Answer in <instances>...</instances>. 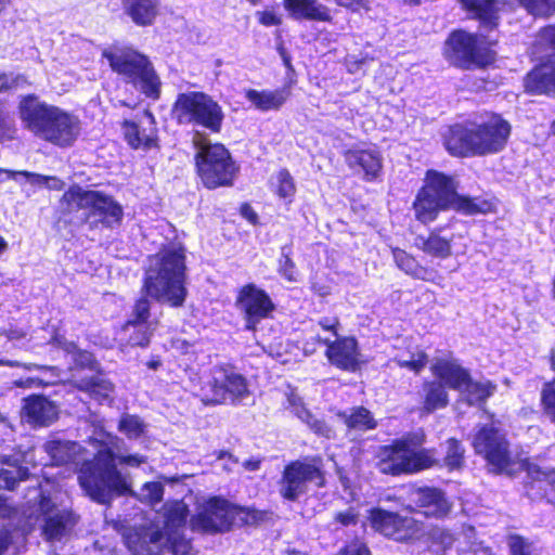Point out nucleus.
I'll return each mask as SVG.
<instances>
[{"label":"nucleus","mask_w":555,"mask_h":555,"mask_svg":"<svg viewBox=\"0 0 555 555\" xmlns=\"http://www.w3.org/2000/svg\"><path fill=\"white\" fill-rule=\"evenodd\" d=\"M120 440L96 426L90 437V443L96 453H91L79 443L73 441L51 440L44 443L52 465L73 464L79 467L78 481L83 491L93 500L106 503L111 493L126 494L130 492V482L114 465L112 448H118Z\"/></svg>","instance_id":"nucleus-1"},{"label":"nucleus","mask_w":555,"mask_h":555,"mask_svg":"<svg viewBox=\"0 0 555 555\" xmlns=\"http://www.w3.org/2000/svg\"><path fill=\"white\" fill-rule=\"evenodd\" d=\"M188 506L182 501L166 502L159 517L163 527L130 528L124 533L132 555H159L163 551L186 555L191 548L185 535Z\"/></svg>","instance_id":"nucleus-2"},{"label":"nucleus","mask_w":555,"mask_h":555,"mask_svg":"<svg viewBox=\"0 0 555 555\" xmlns=\"http://www.w3.org/2000/svg\"><path fill=\"white\" fill-rule=\"evenodd\" d=\"M509 133L506 120L487 113L450 127L444 133V145L456 156L493 154L503 150Z\"/></svg>","instance_id":"nucleus-3"},{"label":"nucleus","mask_w":555,"mask_h":555,"mask_svg":"<svg viewBox=\"0 0 555 555\" xmlns=\"http://www.w3.org/2000/svg\"><path fill=\"white\" fill-rule=\"evenodd\" d=\"M456 189L457 184L453 178L436 170H428L424 185L413 203L416 219L422 223L433 222L441 210L449 208L467 215L485 214L489 210V203L461 196Z\"/></svg>","instance_id":"nucleus-4"},{"label":"nucleus","mask_w":555,"mask_h":555,"mask_svg":"<svg viewBox=\"0 0 555 555\" xmlns=\"http://www.w3.org/2000/svg\"><path fill=\"white\" fill-rule=\"evenodd\" d=\"M56 498L51 496L48 489L41 485L34 488L27 494V504L29 512L24 511L27 520L21 528H11V525L4 527L1 531H8L9 538L14 537V543L10 545L13 554L16 553L20 545L25 541L26 534L33 528V518L36 520L42 517L41 531L47 541H62L68 537L78 521V517L67 507H59L55 503Z\"/></svg>","instance_id":"nucleus-5"},{"label":"nucleus","mask_w":555,"mask_h":555,"mask_svg":"<svg viewBox=\"0 0 555 555\" xmlns=\"http://www.w3.org/2000/svg\"><path fill=\"white\" fill-rule=\"evenodd\" d=\"M20 117L24 127L37 138L59 147L72 146L80 134L77 116L28 95L21 100Z\"/></svg>","instance_id":"nucleus-6"},{"label":"nucleus","mask_w":555,"mask_h":555,"mask_svg":"<svg viewBox=\"0 0 555 555\" xmlns=\"http://www.w3.org/2000/svg\"><path fill=\"white\" fill-rule=\"evenodd\" d=\"M185 256L181 247L164 248L149 259L143 288L146 294L170 307H181L186 298Z\"/></svg>","instance_id":"nucleus-7"},{"label":"nucleus","mask_w":555,"mask_h":555,"mask_svg":"<svg viewBox=\"0 0 555 555\" xmlns=\"http://www.w3.org/2000/svg\"><path fill=\"white\" fill-rule=\"evenodd\" d=\"M424 441V435L415 433L380 447L376 463L379 472L400 476L415 474L434 466L437 462L435 451L423 448Z\"/></svg>","instance_id":"nucleus-8"},{"label":"nucleus","mask_w":555,"mask_h":555,"mask_svg":"<svg viewBox=\"0 0 555 555\" xmlns=\"http://www.w3.org/2000/svg\"><path fill=\"white\" fill-rule=\"evenodd\" d=\"M266 517L263 512L233 505L228 500L212 496L197 504L196 513L190 520L193 531L220 533L233 525H255Z\"/></svg>","instance_id":"nucleus-9"},{"label":"nucleus","mask_w":555,"mask_h":555,"mask_svg":"<svg viewBox=\"0 0 555 555\" xmlns=\"http://www.w3.org/2000/svg\"><path fill=\"white\" fill-rule=\"evenodd\" d=\"M112 69L152 99H158L160 81L149 60L130 48L113 47L103 52Z\"/></svg>","instance_id":"nucleus-10"},{"label":"nucleus","mask_w":555,"mask_h":555,"mask_svg":"<svg viewBox=\"0 0 555 555\" xmlns=\"http://www.w3.org/2000/svg\"><path fill=\"white\" fill-rule=\"evenodd\" d=\"M193 142L197 151V172L204 185L208 189L231 185L237 167L229 151L222 144L207 142L199 133L194 135Z\"/></svg>","instance_id":"nucleus-11"},{"label":"nucleus","mask_w":555,"mask_h":555,"mask_svg":"<svg viewBox=\"0 0 555 555\" xmlns=\"http://www.w3.org/2000/svg\"><path fill=\"white\" fill-rule=\"evenodd\" d=\"M173 117L180 125L201 126L214 133L221 130L224 119L222 107L204 92L189 91L178 94Z\"/></svg>","instance_id":"nucleus-12"},{"label":"nucleus","mask_w":555,"mask_h":555,"mask_svg":"<svg viewBox=\"0 0 555 555\" xmlns=\"http://www.w3.org/2000/svg\"><path fill=\"white\" fill-rule=\"evenodd\" d=\"M68 211L89 209L90 216L99 217L108 228L119 224L122 219V208L111 196L92 190H83L78 185L69 188L62 197Z\"/></svg>","instance_id":"nucleus-13"},{"label":"nucleus","mask_w":555,"mask_h":555,"mask_svg":"<svg viewBox=\"0 0 555 555\" xmlns=\"http://www.w3.org/2000/svg\"><path fill=\"white\" fill-rule=\"evenodd\" d=\"M207 403H227L243 399L248 395L246 378L234 367L222 364L210 370L201 389Z\"/></svg>","instance_id":"nucleus-14"},{"label":"nucleus","mask_w":555,"mask_h":555,"mask_svg":"<svg viewBox=\"0 0 555 555\" xmlns=\"http://www.w3.org/2000/svg\"><path fill=\"white\" fill-rule=\"evenodd\" d=\"M369 521L375 531L398 542L418 540L425 534L424 525L421 521L382 508H372Z\"/></svg>","instance_id":"nucleus-15"},{"label":"nucleus","mask_w":555,"mask_h":555,"mask_svg":"<svg viewBox=\"0 0 555 555\" xmlns=\"http://www.w3.org/2000/svg\"><path fill=\"white\" fill-rule=\"evenodd\" d=\"M236 307L244 314L245 327L255 331L257 325L272 315L275 305L269 294L254 283L241 287Z\"/></svg>","instance_id":"nucleus-16"},{"label":"nucleus","mask_w":555,"mask_h":555,"mask_svg":"<svg viewBox=\"0 0 555 555\" xmlns=\"http://www.w3.org/2000/svg\"><path fill=\"white\" fill-rule=\"evenodd\" d=\"M443 56L453 66L469 69L482 63L477 35L463 29L452 31L443 44Z\"/></svg>","instance_id":"nucleus-17"},{"label":"nucleus","mask_w":555,"mask_h":555,"mask_svg":"<svg viewBox=\"0 0 555 555\" xmlns=\"http://www.w3.org/2000/svg\"><path fill=\"white\" fill-rule=\"evenodd\" d=\"M473 446L478 454L485 456L493 472L512 473L507 441L499 430L492 426L482 427L475 436Z\"/></svg>","instance_id":"nucleus-18"},{"label":"nucleus","mask_w":555,"mask_h":555,"mask_svg":"<svg viewBox=\"0 0 555 555\" xmlns=\"http://www.w3.org/2000/svg\"><path fill=\"white\" fill-rule=\"evenodd\" d=\"M47 332L48 331L46 328H41L35 332L34 335H30V338L27 341H23L28 336V331L15 326L10 327L5 333V336L10 341L15 343L20 348H24L26 350L34 351L37 347L43 346L46 344H52L57 348L63 349L67 354H70L77 365L83 366L92 362L91 353L79 350L73 341H67L60 335H51L49 339H47L46 336L41 337L40 334Z\"/></svg>","instance_id":"nucleus-19"},{"label":"nucleus","mask_w":555,"mask_h":555,"mask_svg":"<svg viewBox=\"0 0 555 555\" xmlns=\"http://www.w3.org/2000/svg\"><path fill=\"white\" fill-rule=\"evenodd\" d=\"M461 233L451 232L446 227L435 228L427 236L418 235L415 246L434 258L447 259L453 255L466 253L467 245L463 242Z\"/></svg>","instance_id":"nucleus-20"},{"label":"nucleus","mask_w":555,"mask_h":555,"mask_svg":"<svg viewBox=\"0 0 555 555\" xmlns=\"http://www.w3.org/2000/svg\"><path fill=\"white\" fill-rule=\"evenodd\" d=\"M315 481L323 485V476L318 465L302 462H294L285 467L280 483L281 495L289 501L297 500L305 491L307 482Z\"/></svg>","instance_id":"nucleus-21"},{"label":"nucleus","mask_w":555,"mask_h":555,"mask_svg":"<svg viewBox=\"0 0 555 555\" xmlns=\"http://www.w3.org/2000/svg\"><path fill=\"white\" fill-rule=\"evenodd\" d=\"M346 164L365 181L377 180L383 171V156L375 145H357L344 153Z\"/></svg>","instance_id":"nucleus-22"},{"label":"nucleus","mask_w":555,"mask_h":555,"mask_svg":"<svg viewBox=\"0 0 555 555\" xmlns=\"http://www.w3.org/2000/svg\"><path fill=\"white\" fill-rule=\"evenodd\" d=\"M315 339L327 346L325 354L331 364L344 371L354 372L358 370L361 354L353 337H337L332 341L328 336L318 335Z\"/></svg>","instance_id":"nucleus-23"},{"label":"nucleus","mask_w":555,"mask_h":555,"mask_svg":"<svg viewBox=\"0 0 555 555\" xmlns=\"http://www.w3.org/2000/svg\"><path fill=\"white\" fill-rule=\"evenodd\" d=\"M526 472L525 489L528 496L533 500L546 499L547 502L555 504V469L527 463Z\"/></svg>","instance_id":"nucleus-24"},{"label":"nucleus","mask_w":555,"mask_h":555,"mask_svg":"<svg viewBox=\"0 0 555 555\" xmlns=\"http://www.w3.org/2000/svg\"><path fill=\"white\" fill-rule=\"evenodd\" d=\"M462 9L474 18L480 21L486 27L498 25L500 14L512 10L513 3L508 0H456Z\"/></svg>","instance_id":"nucleus-25"},{"label":"nucleus","mask_w":555,"mask_h":555,"mask_svg":"<svg viewBox=\"0 0 555 555\" xmlns=\"http://www.w3.org/2000/svg\"><path fill=\"white\" fill-rule=\"evenodd\" d=\"M411 500L427 517L442 518L450 513L452 506L444 492L438 488H418L411 493Z\"/></svg>","instance_id":"nucleus-26"},{"label":"nucleus","mask_w":555,"mask_h":555,"mask_svg":"<svg viewBox=\"0 0 555 555\" xmlns=\"http://www.w3.org/2000/svg\"><path fill=\"white\" fill-rule=\"evenodd\" d=\"M124 135L133 149H150L154 145L156 129L153 116L145 112L139 122L125 121Z\"/></svg>","instance_id":"nucleus-27"},{"label":"nucleus","mask_w":555,"mask_h":555,"mask_svg":"<svg viewBox=\"0 0 555 555\" xmlns=\"http://www.w3.org/2000/svg\"><path fill=\"white\" fill-rule=\"evenodd\" d=\"M288 16L296 21L330 22L331 10L319 0H283Z\"/></svg>","instance_id":"nucleus-28"},{"label":"nucleus","mask_w":555,"mask_h":555,"mask_svg":"<svg viewBox=\"0 0 555 555\" xmlns=\"http://www.w3.org/2000/svg\"><path fill=\"white\" fill-rule=\"evenodd\" d=\"M245 99L260 112L279 111L288 100L291 91L287 88L279 89H246Z\"/></svg>","instance_id":"nucleus-29"},{"label":"nucleus","mask_w":555,"mask_h":555,"mask_svg":"<svg viewBox=\"0 0 555 555\" xmlns=\"http://www.w3.org/2000/svg\"><path fill=\"white\" fill-rule=\"evenodd\" d=\"M24 415L29 423L48 426L52 424L59 415V409L54 402L42 396H30L24 400Z\"/></svg>","instance_id":"nucleus-30"},{"label":"nucleus","mask_w":555,"mask_h":555,"mask_svg":"<svg viewBox=\"0 0 555 555\" xmlns=\"http://www.w3.org/2000/svg\"><path fill=\"white\" fill-rule=\"evenodd\" d=\"M525 89L533 94L555 93V56L526 76Z\"/></svg>","instance_id":"nucleus-31"},{"label":"nucleus","mask_w":555,"mask_h":555,"mask_svg":"<svg viewBox=\"0 0 555 555\" xmlns=\"http://www.w3.org/2000/svg\"><path fill=\"white\" fill-rule=\"evenodd\" d=\"M155 330L154 324L126 322L117 334V339L122 347L145 348Z\"/></svg>","instance_id":"nucleus-32"},{"label":"nucleus","mask_w":555,"mask_h":555,"mask_svg":"<svg viewBox=\"0 0 555 555\" xmlns=\"http://www.w3.org/2000/svg\"><path fill=\"white\" fill-rule=\"evenodd\" d=\"M434 374L450 388L461 390L468 380V373L453 360H437L433 365Z\"/></svg>","instance_id":"nucleus-33"},{"label":"nucleus","mask_w":555,"mask_h":555,"mask_svg":"<svg viewBox=\"0 0 555 555\" xmlns=\"http://www.w3.org/2000/svg\"><path fill=\"white\" fill-rule=\"evenodd\" d=\"M158 0H122L125 12L140 26L153 23L158 13Z\"/></svg>","instance_id":"nucleus-34"},{"label":"nucleus","mask_w":555,"mask_h":555,"mask_svg":"<svg viewBox=\"0 0 555 555\" xmlns=\"http://www.w3.org/2000/svg\"><path fill=\"white\" fill-rule=\"evenodd\" d=\"M288 408L304 423H306L317 435L331 437L332 429L324 422L315 418L304 405L301 398L294 392L287 397Z\"/></svg>","instance_id":"nucleus-35"},{"label":"nucleus","mask_w":555,"mask_h":555,"mask_svg":"<svg viewBox=\"0 0 555 555\" xmlns=\"http://www.w3.org/2000/svg\"><path fill=\"white\" fill-rule=\"evenodd\" d=\"M338 416L349 429L370 430L376 427V421L371 412L363 406L350 409L338 414Z\"/></svg>","instance_id":"nucleus-36"},{"label":"nucleus","mask_w":555,"mask_h":555,"mask_svg":"<svg viewBox=\"0 0 555 555\" xmlns=\"http://www.w3.org/2000/svg\"><path fill=\"white\" fill-rule=\"evenodd\" d=\"M393 260L399 269L404 271L406 274L421 280H429V271L420 266L414 257L405 253L403 249H392Z\"/></svg>","instance_id":"nucleus-37"},{"label":"nucleus","mask_w":555,"mask_h":555,"mask_svg":"<svg viewBox=\"0 0 555 555\" xmlns=\"http://www.w3.org/2000/svg\"><path fill=\"white\" fill-rule=\"evenodd\" d=\"M494 389L495 387L489 382H472L468 377L460 392L463 400L467 401L468 404H477L489 398Z\"/></svg>","instance_id":"nucleus-38"},{"label":"nucleus","mask_w":555,"mask_h":555,"mask_svg":"<svg viewBox=\"0 0 555 555\" xmlns=\"http://www.w3.org/2000/svg\"><path fill=\"white\" fill-rule=\"evenodd\" d=\"M78 387L87 391L92 398H94L100 403L112 402L114 386L106 379L96 377L91 378L89 380H81Z\"/></svg>","instance_id":"nucleus-39"},{"label":"nucleus","mask_w":555,"mask_h":555,"mask_svg":"<svg viewBox=\"0 0 555 555\" xmlns=\"http://www.w3.org/2000/svg\"><path fill=\"white\" fill-rule=\"evenodd\" d=\"M272 190L280 198L292 203L296 193L293 177L286 169L280 170L271 180Z\"/></svg>","instance_id":"nucleus-40"},{"label":"nucleus","mask_w":555,"mask_h":555,"mask_svg":"<svg viewBox=\"0 0 555 555\" xmlns=\"http://www.w3.org/2000/svg\"><path fill=\"white\" fill-rule=\"evenodd\" d=\"M448 404V393L444 387L439 383H429L426 385L425 409L434 411L444 408Z\"/></svg>","instance_id":"nucleus-41"},{"label":"nucleus","mask_w":555,"mask_h":555,"mask_svg":"<svg viewBox=\"0 0 555 555\" xmlns=\"http://www.w3.org/2000/svg\"><path fill=\"white\" fill-rule=\"evenodd\" d=\"M118 430L129 439H137L143 435L145 424L137 415L125 414L119 420Z\"/></svg>","instance_id":"nucleus-42"},{"label":"nucleus","mask_w":555,"mask_h":555,"mask_svg":"<svg viewBox=\"0 0 555 555\" xmlns=\"http://www.w3.org/2000/svg\"><path fill=\"white\" fill-rule=\"evenodd\" d=\"M291 255H292L291 247L283 246L281 248V256L279 258L278 272L286 281L297 282L299 274H298L295 262L293 261Z\"/></svg>","instance_id":"nucleus-43"},{"label":"nucleus","mask_w":555,"mask_h":555,"mask_svg":"<svg viewBox=\"0 0 555 555\" xmlns=\"http://www.w3.org/2000/svg\"><path fill=\"white\" fill-rule=\"evenodd\" d=\"M393 362H396L400 367H405L417 373L426 365L427 356L423 351L416 350L397 356L393 359Z\"/></svg>","instance_id":"nucleus-44"},{"label":"nucleus","mask_w":555,"mask_h":555,"mask_svg":"<svg viewBox=\"0 0 555 555\" xmlns=\"http://www.w3.org/2000/svg\"><path fill=\"white\" fill-rule=\"evenodd\" d=\"M27 468L22 466H11L0 470V488L12 490L17 481L26 479Z\"/></svg>","instance_id":"nucleus-45"},{"label":"nucleus","mask_w":555,"mask_h":555,"mask_svg":"<svg viewBox=\"0 0 555 555\" xmlns=\"http://www.w3.org/2000/svg\"><path fill=\"white\" fill-rule=\"evenodd\" d=\"M138 496L140 501L154 507L163 500L164 486L160 482H146L142 486Z\"/></svg>","instance_id":"nucleus-46"},{"label":"nucleus","mask_w":555,"mask_h":555,"mask_svg":"<svg viewBox=\"0 0 555 555\" xmlns=\"http://www.w3.org/2000/svg\"><path fill=\"white\" fill-rule=\"evenodd\" d=\"M521 5L533 16H548L555 13V0H520Z\"/></svg>","instance_id":"nucleus-47"},{"label":"nucleus","mask_w":555,"mask_h":555,"mask_svg":"<svg viewBox=\"0 0 555 555\" xmlns=\"http://www.w3.org/2000/svg\"><path fill=\"white\" fill-rule=\"evenodd\" d=\"M464 449L461 447L457 440L449 439L447 441V453L444 456V465L449 469L460 468L463 464Z\"/></svg>","instance_id":"nucleus-48"},{"label":"nucleus","mask_w":555,"mask_h":555,"mask_svg":"<svg viewBox=\"0 0 555 555\" xmlns=\"http://www.w3.org/2000/svg\"><path fill=\"white\" fill-rule=\"evenodd\" d=\"M507 544L512 555H539L535 545L520 535L511 534Z\"/></svg>","instance_id":"nucleus-49"},{"label":"nucleus","mask_w":555,"mask_h":555,"mask_svg":"<svg viewBox=\"0 0 555 555\" xmlns=\"http://www.w3.org/2000/svg\"><path fill=\"white\" fill-rule=\"evenodd\" d=\"M428 539L431 545L436 547V551H444L450 548L454 543L453 534L443 528L434 527L428 532Z\"/></svg>","instance_id":"nucleus-50"},{"label":"nucleus","mask_w":555,"mask_h":555,"mask_svg":"<svg viewBox=\"0 0 555 555\" xmlns=\"http://www.w3.org/2000/svg\"><path fill=\"white\" fill-rule=\"evenodd\" d=\"M150 300L146 298H140L137 300L133 311L131 314V318L127 322H138V323H145V324H153L149 321L150 319Z\"/></svg>","instance_id":"nucleus-51"},{"label":"nucleus","mask_w":555,"mask_h":555,"mask_svg":"<svg viewBox=\"0 0 555 555\" xmlns=\"http://www.w3.org/2000/svg\"><path fill=\"white\" fill-rule=\"evenodd\" d=\"M541 401L545 415L555 423V385H546L542 390Z\"/></svg>","instance_id":"nucleus-52"},{"label":"nucleus","mask_w":555,"mask_h":555,"mask_svg":"<svg viewBox=\"0 0 555 555\" xmlns=\"http://www.w3.org/2000/svg\"><path fill=\"white\" fill-rule=\"evenodd\" d=\"M118 439L120 440V442L118 443V448H115V447L112 448V454H113L114 461L118 460L119 464L131 466V467H138L142 463L145 462L146 459L140 454L125 455L121 453H115V452H119L121 444H124V441L119 437H118ZM113 463H115V462H113ZM114 465L116 466V464H114Z\"/></svg>","instance_id":"nucleus-53"},{"label":"nucleus","mask_w":555,"mask_h":555,"mask_svg":"<svg viewBox=\"0 0 555 555\" xmlns=\"http://www.w3.org/2000/svg\"><path fill=\"white\" fill-rule=\"evenodd\" d=\"M334 519L340 525L348 527L357 524L359 519V513L356 511L354 507H349L346 511L336 513Z\"/></svg>","instance_id":"nucleus-54"},{"label":"nucleus","mask_w":555,"mask_h":555,"mask_svg":"<svg viewBox=\"0 0 555 555\" xmlns=\"http://www.w3.org/2000/svg\"><path fill=\"white\" fill-rule=\"evenodd\" d=\"M0 365L10 366V367L22 366V367H24L25 370H28V371H31V370L50 371L53 374H54V372H56V367L55 366H42V365H37V364H25V363H21L18 361H13V360H9V359H0Z\"/></svg>","instance_id":"nucleus-55"},{"label":"nucleus","mask_w":555,"mask_h":555,"mask_svg":"<svg viewBox=\"0 0 555 555\" xmlns=\"http://www.w3.org/2000/svg\"><path fill=\"white\" fill-rule=\"evenodd\" d=\"M14 128L10 118L0 113V141L10 140L13 138Z\"/></svg>","instance_id":"nucleus-56"},{"label":"nucleus","mask_w":555,"mask_h":555,"mask_svg":"<svg viewBox=\"0 0 555 555\" xmlns=\"http://www.w3.org/2000/svg\"><path fill=\"white\" fill-rule=\"evenodd\" d=\"M319 325L325 332L331 333L337 338V331L340 325L337 317H324L319 320Z\"/></svg>","instance_id":"nucleus-57"},{"label":"nucleus","mask_w":555,"mask_h":555,"mask_svg":"<svg viewBox=\"0 0 555 555\" xmlns=\"http://www.w3.org/2000/svg\"><path fill=\"white\" fill-rule=\"evenodd\" d=\"M46 180H47V178L43 175L22 170V181H23V184L24 183H29L34 188H42L43 186V182Z\"/></svg>","instance_id":"nucleus-58"},{"label":"nucleus","mask_w":555,"mask_h":555,"mask_svg":"<svg viewBox=\"0 0 555 555\" xmlns=\"http://www.w3.org/2000/svg\"><path fill=\"white\" fill-rule=\"evenodd\" d=\"M338 555H371L369 548L362 542H353L340 551Z\"/></svg>","instance_id":"nucleus-59"},{"label":"nucleus","mask_w":555,"mask_h":555,"mask_svg":"<svg viewBox=\"0 0 555 555\" xmlns=\"http://www.w3.org/2000/svg\"><path fill=\"white\" fill-rule=\"evenodd\" d=\"M259 22L264 26H276L281 24V17L273 11H263L257 13Z\"/></svg>","instance_id":"nucleus-60"},{"label":"nucleus","mask_w":555,"mask_h":555,"mask_svg":"<svg viewBox=\"0 0 555 555\" xmlns=\"http://www.w3.org/2000/svg\"><path fill=\"white\" fill-rule=\"evenodd\" d=\"M9 180H13L23 186L22 170H9L0 168V183H4Z\"/></svg>","instance_id":"nucleus-61"},{"label":"nucleus","mask_w":555,"mask_h":555,"mask_svg":"<svg viewBox=\"0 0 555 555\" xmlns=\"http://www.w3.org/2000/svg\"><path fill=\"white\" fill-rule=\"evenodd\" d=\"M540 40L555 48V25L543 28L540 33Z\"/></svg>","instance_id":"nucleus-62"},{"label":"nucleus","mask_w":555,"mask_h":555,"mask_svg":"<svg viewBox=\"0 0 555 555\" xmlns=\"http://www.w3.org/2000/svg\"><path fill=\"white\" fill-rule=\"evenodd\" d=\"M14 543V537L11 535L9 540V532L0 530V555H5L12 552L10 545Z\"/></svg>","instance_id":"nucleus-63"},{"label":"nucleus","mask_w":555,"mask_h":555,"mask_svg":"<svg viewBox=\"0 0 555 555\" xmlns=\"http://www.w3.org/2000/svg\"><path fill=\"white\" fill-rule=\"evenodd\" d=\"M171 348L180 353L186 354L190 352L192 345L184 339L176 338L171 340Z\"/></svg>","instance_id":"nucleus-64"}]
</instances>
